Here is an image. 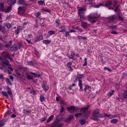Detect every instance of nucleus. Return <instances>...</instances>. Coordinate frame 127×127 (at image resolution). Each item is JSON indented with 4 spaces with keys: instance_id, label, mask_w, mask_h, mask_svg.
<instances>
[{
    "instance_id": "nucleus-15",
    "label": "nucleus",
    "mask_w": 127,
    "mask_h": 127,
    "mask_svg": "<svg viewBox=\"0 0 127 127\" xmlns=\"http://www.w3.org/2000/svg\"><path fill=\"white\" fill-rule=\"evenodd\" d=\"M15 0H8L7 3L8 5H12L15 3Z\"/></svg>"
},
{
    "instance_id": "nucleus-26",
    "label": "nucleus",
    "mask_w": 127,
    "mask_h": 127,
    "mask_svg": "<svg viewBox=\"0 0 127 127\" xmlns=\"http://www.w3.org/2000/svg\"><path fill=\"white\" fill-rule=\"evenodd\" d=\"M23 29V28L21 27H18L17 29V34H18L19 33L21 32V30Z\"/></svg>"
},
{
    "instance_id": "nucleus-20",
    "label": "nucleus",
    "mask_w": 127,
    "mask_h": 127,
    "mask_svg": "<svg viewBox=\"0 0 127 127\" xmlns=\"http://www.w3.org/2000/svg\"><path fill=\"white\" fill-rule=\"evenodd\" d=\"M46 83L42 85V88L45 91H47L49 88V87L47 86H46Z\"/></svg>"
},
{
    "instance_id": "nucleus-32",
    "label": "nucleus",
    "mask_w": 127,
    "mask_h": 127,
    "mask_svg": "<svg viewBox=\"0 0 127 127\" xmlns=\"http://www.w3.org/2000/svg\"><path fill=\"white\" fill-rule=\"evenodd\" d=\"M77 37L79 40L83 39V40L87 39V38L86 37H84L82 36H78Z\"/></svg>"
},
{
    "instance_id": "nucleus-60",
    "label": "nucleus",
    "mask_w": 127,
    "mask_h": 127,
    "mask_svg": "<svg viewBox=\"0 0 127 127\" xmlns=\"http://www.w3.org/2000/svg\"><path fill=\"white\" fill-rule=\"evenodd\" d=\"M10 65H9L8 66V68L9 69H10L11 71H13V68H12V67H11L10 66H9V65H11L10 64H9Z\"/></svg>"
},
{
    "instance_id": "nucleus-46",
    "label": "nucleus",
    "mask_w": 127,
    "mask_h": 127,
    "mask_svg": "<svg viewBox=\"0 0 127 127\" xmlns=\"http://www.w3.org/2000/svg\"><path fill=\"white\" fill-rule=\"evenodd\" d=\"M1 31L2 32L3 34H4L6 32V30L5 29L4 27H3L1 28Z\"/></svg>"
},
{
    "instance_id": "nucleus-2",
    "label": "nucleus",
    "mask_w": 127,
    "mask_h": 127,
    "mask_svg": "<svg viewBox=\"0 0 127 127\" xmlns=\"http://www.w3.org/2000/svg\"><path fill=\"white\" fill-rule=\"evenodd\" d=\"M117 20L118 17L115 15H112L107 18V20L109 23L111 22L114 23L115 22V21Z\"/></svg>"
},
{
    "instance_id": "nucleus-40",
    "label": "nucleus",
    "mask_w": 127,
    "mask_h": 127,
    "mask_svg": "<svg viewBox=\"0 0 127 127\" xmlns=\"http://www.w3.org/2000/svg\"><path fill=\"white\" fill-rule=\"evenodd\" d=\"M12 44V41H10L8 43V44H5L4 45L5 47H8L9 46H10Z\"/></svg>"
},
{
    "instance_id": "nucleus-28",
    "label": "nucleus",
    "mask_w": 127,
    "mask_h": 127,
    "mask_svg": "<svg viewBox=\"0 0 127 127\" xmlns=\"http://www.w3.org/2000/svg\"><path fill=\"white\" fill-rule=\"evenodd\" d=\"M38 3L40 5H44L45 4L44 0H39L38 1Z\"/></svg>"
},
{
    "instance_id": "nucleus-31",
    "label": "nucleus",
    "mask_w": 127,
    "mask_h": 127,
    "mask_svg": "<svg viewBox=\"0 0 127 127\" xmlns=\"http://www.w3.org/2000/svg\"><path fill=\"white\" fill-rule=\"evenodd\" d=\"M109 28L112 29H116L118 28V26L117 25H112L110 26Z\"/></svg>"
},
{
    "instance_id": "nucleus-34",
    "label": "nucleus",
    "mask_w": 127,
    "mask_h": 127,
    "mask_svg": "<svg viewBox=\"0 0 127 127\" xmlns=\"http://www.w3.org/2000/svg\"><path fill=\"white\" fill-rule=\"evenodd\" d=\"M51 41L50 40H44L43 41V42L45 44L47 45L49 44L50 43Z\"/></svg>"
},
{
    "instance_id": "nucleus-16",
    "label": "nucleus",
    "mask_w": 127,
    "mask_h": 127,
    "mask_svg": "<svg viewBox=\"0 0 127 127\" xmlns=\"http://www.w3.org/2000/svg\"><path fill=\"white\" fill-rule=\"evenodd\" d=\"M28 64L29 65H31L32 66H33L34 64L36 63L35 61L34 60L33 61H28L27 62Z\"/></svg>"
},
{
    "instance_id": "nucleus-36",
    "label": "nucleus",
    "mask_w": 127,
    "mask_h": 127,
    "mask_svg": "<svg viewBox=\"0 0 127 127\" xmlns=\"http://www.w3.org/2000/svg\"><path fill=\"white\" fill-rule=\"evenodd\" d=\"M26 76L29 80H30L31 79L32 80L33 79V77L32 76L29 75L27 73L26 75Z\"/></svg>"
},
{
    "instance_id": "nucleus-5",
    "label": "nucleus",
    "mask_w": 127,
    "mask_h": 127,
    "mask_svg": "<svg viewBox=\"0 0 127 127\" xmlns=\"http://www.w3.org/2000/svg\"><path fill=\"white\" fill-rule=\"evenodd\" d=\"M1 55L3 57V59H3L4 60H6L7 61V60L6 59V58H7L10 59L11 61L12 60L11 58L8 54L5 52H3L1 53Z\"/></svg>"
},
{
    "instance_id": "nucleus-21",
    "label": "nucleus",
    "mask_w": 127,
    "mask_h": 127,
    "mask_svg": "<svg viewBox=\"0 0 127 127\" xmlns=\"http://www.w3.org/2000/svg\"><path fill=\"white\" fill-rule=\"evenodd\" d=\"M25 2L24 0H19L18 2V4L19 5H25Z\"/></svg>"
},
{
    "instance_id": "nucleus-41",
    "label": "nucleus",
    "mask_w": 127,
    "mask_h": 127,
    "mask_svg": "<svg viewBox=\"0 0 127 127\" xmlns=\"http://www.w3.org/2000/svg\"><path fill=\"white\" fill-rule=\"evenodd\" d=\"M34 15L37 18H38L40 16L41 14L39 12H36L34 14Z\"/></svg>"
},
{
    "instance_id": "nucleus-35",
    "label": "nucleus",
    "mask_w": 127,
    "mask_h": 127,
    "mask_svg": "<svg viewBox=\"0 0 127 127\" xmlns=\"http://www.w3.org/2000/svg\"><path fill=\"white\" fill-rule=\"evenodd\" d=\"M1 93L3 95L5 96L6 98H8V95L6 92L4 91H2Z\"/></svg>"
},
{
    "instance_id": "nucleus-22",
    "label": "nucleus",
    "mask_w": 127,
    "mask_h": 127,
    "mask_svg": "<svg viewBox=\"0 0 127 127\" xmlns=\"http://www.w3.org/2000/svg\"><path fill=\"white\" fill-rule=\"evenodd\" d=\"M86 120L84 119H81L79 121V123L82 125H83L85 123Z\"/></svg>"
},
{
    "instance_id": "nucleus-13",
    "label": "nucleus",
    "mask_w": 127,
    "mask_h": 127,
    "mask_svg": "<svg viewBox=\"0 0 127 127\" xmlns=\"http://www.w3.org/2000/svg\"><path fill=\"white\" fill-rule=\"evenodd\" d=\"M81 26L84 28L86 29L88 26V25L86 22L83 21L82 22Z\"/></svg>"
},
{
    "instance_id": "nucleus-53",
    "label": "nucleus",
    "mask_w": 127,
    "mask_h": 127,
    "mask_svg": "<svg viewBox=\"0 0 127 127\" xmlns=\"http://www.w3.org/2000/svg\"><path fill=\"white\" fill-rule=\"evenodd\" d=\"M16 74H17L19 76V78H21L22 77V75L19 72H18V71L16 69Z\"/></svg>"
},
{
    "instance_id": "nucleus-54",
    "label": "nucleus",
    "mask_w": 127,
    "mask_h": 127,
    "mask_svg": "<svg viewBox=\"0 0 127 127\" xmlns=\"http://www.w3.org/2000/svg\"><path fill=\"white\" fill-rule=\"evenodd\" d=\"M75 86V84H73L72 85H70L68 87V89L70 90L72 89V88L73 86Z\"/></svg>"
},
{
    "instance_id": "nucleus-12",
    "label": "nucleus",
    "mask_w": 127,
    "mask_h": 127,
    "mask_svg": "<svg viewBox=\"0 0 127 127\" xmlns=\"http://www.w3.org/2000/svg\"><path fill=\"white\" fill-rule=\"evenodd\" d=\"M58 28L59 29L58 31L60 32H65V29L64 26L59 27Z\"/></svg>"
},
{
    "instance_id": "nucleus-11",
    "label": "nucleus",
    "mask_w": 127,
    "mask_h": 127,
    "mask_svg": "<svg viewBox=\"0 0 127 127\" xmlns=\"http://www.w3.org/2000/svg\"><path fill=\"white\" fill-rule=\"evenodd\" d=\"M43 38V36L42 35H40L37 36L35 38V42H38L42 40Z\"/></svg>"
},
{
    "instance_id": "nucleus-55",
    "label": "nucleus",
    "mask_w": 127,
    "mask_h": 127,
    "mask_svg": "<svg viewBox=\"0 0 127 127\" xmlns=\"http://www.w3.org/2000/svg\"><path fill=\"white\" fill-rule=\"evenodd\" d=\"M85 60V63L83 64V66H85L87 65V59L85 58L84 59Z\"/></svg>"
},
{
    "instance_id": "nucleus-25",
    "label": "nucleus",
    "mask_w": 127,
    "mask_h": 127,
    "mask_svg": "<svg viewBox=\"0 0 127 127\" xmlns=\"http://www.w3.org/2000/svg\"><path fill=\"white\" fill-rule=\"evenodd\" d=\"M54 117V115H53L50 116L48 119L46 123H49L53 119Z\"/></svg>"
},
{
    "instance_id": "nucleus-17",
    "label": "nucleus",
    "mask_w": 127,
    "mask_h": 127,
    "mask_svg": "<svg viewBox=\"0 0 127 127\" xmlns=\"http://www.w3.org/2000/svg\"><path fill=\"white\" fill-rule=\"evenodd\" d=\"M59 121L58 119L56 120L54 122L52 126L53 127H55L56 126H58L59 123Z\"/></svg>"
},
{
    "instance_id": "nucleus-18",
    "label": "nucleus",
    "mask_w": 127,
    "mask_h": 127,
    "mask_svg": "<svg viewBox=\"0 0 127 127\" xmlns=\"http://www.w3.org/2000/svg\"><path fill=\"white\" fill-rule=\"evenodd\" d=\"M19 66H17V67H16V68H17L19 71L21 72L23 71L24 69V67L21 66L20 64L19 65Z\"/></svg>"
},
{
    "instance_id": "nucleus-63",
    "label": "nucleus",
    "mask_w": 127,
    "mask_h": 127,
    "mask_svg": "<svg viewBox=\"0 0 127 127\" xmlns=\"http://www.w3.org/2000/svg\"><path fill=\"white\" fill-rule=\"evenodd\" d=\"M60 20L59 19H58L56 20H55V22L56 23H57L58 24H59L60 22Z\"/></svg>"
},
{
    "instance_id": "nucleus-44",
    "label": "nucleus",
    "mask_w": 127,
    "mask_h": 127,
    "mask_svg": "<svg viewBox=\"0 0 127 127\" xmlns=\"http://www.w3.org/2000/svg\"><path fill=\"white\" fill-rule=\"evenodd\" d=\"M94 19H89V21L91 22V23H94L96 22V20H94Z\"/></svg>"
},
{
    "instance_id": "nucleus-47",
    "label": "nucleus",
    "mask_w": 127,
    "mask_h": 127,
    "mask_svg": "<svg viewBox=\"0 0 127 127\" xmlns=\"http://www.w3.org/2000/svg\"><path fill=\"white\" fill-rule=\"evenodd\" d=\"M16 46L17 45H16ZM17 47L18 48H21V47H23V45L21 43H19L17 45ZM17 47L16 46V48Z\"/></svg>"
},
{
    "instance_id": "nucleus-23",
    "label": "nucleus",
    "mask_w": 127,
    "mask_h": 127,
    "mask_svg": "<svg viewBox=\"0 0 127 127\" xmlns=\"http://www.w3.org/2000/svg\"><path fill=\"white\" fill-rule=\"evenodd\" d=\"M4 9V5L3 3H0V10L1 11H3Z\"/></svg>"
},
{
    "instance_id": "nucleus-19",
    "label": "nucleus",
    "mask_w": 127,
    "mask_h": 127,
    "mask_svg": "<svg viewBox=\"0 0 127 127\" xmlns=\"http://www.w3.org/2000/svg\"><path fill=\"white\" fill-rule=\"evenodd\" d=\"M114 92L115 91L114 90H110L109 92L108 93L107 95L109 97H110L113 94Z\"/></svg>"
},
{
    "instance_id": "nucleus-59",
    "label": "nucleus",
    "mask_w": 127,
    "mask_h": 127,
    "mask_svg": "<svg viewBox=\"0 0 127 127\" xmlns=\"http://www.w3.org/2000/svg\"><path fill=\"white\" fill-rule=\"evenodd\" d=\"M65 37H67L68 36V35H69V32L67 31H65Z\"/></svg>"
},
{
    "instance_id": "nucleus-61",
    "label": "nucleus",
    "mask_w": 127,
    "mask_h": 127,
    "mask_svg": "<svg viewBox=\"0 0 127 127\" xmlns=\"http://www.w3.org/2000/svg\"><path fill=\"white\" fill-rule=\"evenodd\" d=\"M104 69L105 70H107L109 71L110 72L111 71V69L109 68H107L106 67H104Z\"/></svg>"
},
{
    "instance_id": "nucleus-8",
    "label": "nucleus",
    "mask_w": 127,
    "mask_h": 127,
    "mask_svg": "<svg viewBox=\"0 0 127 127\" xmlns=\"http://www.w3.org/2000/svg\"><path fill=\"white\" fill-rule=\"evenodd\" d=\"M89 107V106L88 105L86 107L80 108V112L86 114L87 112H88V109Z\"/></svg>"
},
{
    "instance_id": "nucleus-3",
    "label": "nucleus",
    "mask_w": 127,
    "mask_h": 127,
    "mask_svg": "<svg viewBox=\"0 0 127 127\" xmlns=\"http://www.w3.org/2000/svg\"><path fill=\"white\" fill-rule=\"evenodd\" d=\"M113 6L112 8V9L113 10H114V11L116 12L118 11V12H120V10L119 9V5H117V2L116 1L114 0L113 1Z\"/></svg>"
},
{
    "instance_id": "nucleus-48",
    "label": "nucleus",
    "mask_w": 127,
    "mask_h": 127,
    "mask_svg": "<svg viewBox=\"0 0 127 127\" xmlns=\"http://www.w3.org/2000/svg\"><path fill=\"white\" fill-rule=\"evenodd\" d=\"M79 16L80 19H85V18L84 16V14H80Z\"/></svg>"
},
{
    "instance_id": "nucleus-50",
    "label": "nucleus",
    "mask_w": 127,
    "mask_h": 127,
    "mask_svg": "<svg viewBox=\"0 0 127 127\" xmlns=\"http://www.w3.org/2000/svg\"><path fill=\"white\" fill-rule=\"evenodd\" d=\"M119 15V14H118L117 15L118 16V19L121 21H123L124 20L123 18L121 16H118V15Z\"/></svg>"
},
{
    "instance_id": "nucleus-30",
    "label": "nucleus",
    "mask_w": 127,
    "mask_h": 127,
    "mask_svg": "<svg viewBox=\"0 0 127 127\" xmlns=\"http://www.w3.org/2000/svg\"><path fill=\"white\" fill-rule=\"evenodd\" d=\"M79 86L80 87V89L82 90L83 89L82 80H79V83L78 84Z\"/></svg>"
},
{
    "instance_id": "nucleus-49",
    "label": "nucleus",
    "mask_w": 127,
    "mask_h": 127,
    "mask_svg": "<svg viewBox=\"0 0 127 127\" xmlns=\"http://www.w3.org/2000/svg\"><path fill=\"white\" fill-rule=\"evenodd\" d=\"M6 81L8 84H9L10 85H11L12 84L10 82L9 79L8 78L6 79Z\"/></svg>"
},
{
    "instance_id": "nucleus-6",
    "label": "nucleus",
    "mask_w": 127,
    "mask_h": 127,
    "mask_svg": "<svg viewBox=\"0 0 127 127\" xmlns=\"http://www.w3.org/2000/svg\"><path fill=\"white\" fill-rule=\"evenodd\" d=\"M0 62L3 64V65L4 66H8L10 65L7 61L6 60H4L2 59L0 56Z\"/></svg>"
},
{
    "instance_id": "nucleus-42",
    "label": "nucleus",
    "mask_w": 127,
    "mask_h": 127,
    "mask_svg": "<svg viewBox=\"0 0 127 127\" xmlns=\"http://www.w3.org/2000/svg\"><path fill=\"white\" fill-rule=\"evenodd\" d=\"M48 33L50 35L54 34L55 33V32L54 31H50L48 32Z\"/></svg>"
},
{
    "instance_id": "nucleus-14",
    "label": "nucleus",
    "mask_w": 127,
    "mask_h": 127,
    "mask_svg": "<svg viewBox=\"0 0 127 127\" xmlns=\"http://www.w3.org/2000/svg\"><path fill=\"white\" fill-rule=\"evenodd\" d=\"M72 61H72V62H69L67 64L68 67L71 71H72L73 69L71 67V65L72 63Z\"/></svg>"
},
{
    "instance_id": "nucleus-1",
    "label": "nucleus",
    "mask_w": 127,
    "mask_h": 127,
    "mask_svg": "<svg viewBox=\"0 0 127 127\" xmlns=\"http://www.w3.org/2000/svg\"><path fill=\"white\" fill-rule=\"evenodd\" d=\"M100 110L98 109H94L93 111L92 119L95 121L98 120V118L101 117V115L100 114Z\"/></svg>"
},
{
    "instance_id": "nucleus-62",
    "label": "nucleus",
    "mask_w": 127,
    "mask_h": 127,
    "mask_svg": "<svg viewBox=\"0 0 127 127\" xmlns=\"http://www.w3.org/2000/svg\"><path fill=\"white\" fill-rule=\"evenodd\" d=\"M74 118L73 116L72 115H71L69 117V118L71 120Z\"/></svg>"
},
{
    "instance_id": "nucleus-58",
    "label": "nucleus",
    "mask_w": 127,
    "mask_h": 127,
    "mask_svg": "<svg viewBox=\"0 0 127 127\" xmlns=\"http://www.w3.org/2000/svg\"><path fill=\"white\" fill-rule=\"evenodd\" d=\"M61 109L60 110V111L61 113H62L64 111V108L63 106L61 107Z\"/></svg>"
},
{
    "instance_id": "nucleus-4",
    "label": "nucleus",
    "mask_w": 127,
    "mask_h": 127,
    "mask_svg": "<svg viewBox=\"0 0 127 127\" xmlns=\"http://www.w3.org/2000/svg\"><path fill=\"white\" fill-rule=\"evenodd\" d=\"M106 6L108 7L110 9H112L113 6V1L109 0L107 1L105 3Z\"/></svg>"
},
{
    "instance_id": "nucleus-38",
    "label": "nucleus",
    "mask_w": 127,
    "mask_h": 127,
    "mask_svg": "<svg viewBox=\"0 0 127 127\" xmlns=\"http://www.w3.org/2000/svg\"><path fill=\"white\" fill-rule=\"evenodd\" d=\"M45 98L44 96H43L42 95H41L40 97V101L41 102H43V101L45 99Z\"/></svg>"
},
{
    "instance_id": "nucleus-56",
    "label": "nucleus",
    "mask_w": 127,
    "mask_h": 127,
    "mask_svg": "<svg viewBox=\"0 0 127 127\" xmlns=\"http://www.w3.org/2000/svg\"><path fill=\"white\" fill-rule=\"evenodd\" d=\"M90 87L88 85H85V87L84 89V90L85 91H86V90L87 89H89V88Z\"/></svg>"
},
{
    "instance_id": "nucleus-33",
    "label": "nucleus",
    "mask_w": 127,
    "mask_h": 127,
    "mask_svg": "<svg viewBox=\"0 0 127 127\" xmlns=\"http://www.w3.org/2000/svg\"><path fill=\"white\" fill-rule=\"evenodd\" d=\"M7 90H8V91L7 92L8 94L10 95H12V92L11 89L9 87H7Z\"/></svg>"
},
{
    "instance_id": "nucleus-57",
    "label": "nucleus",
    "mask_w": 127,
    "mask_h": 127,
    "mask_svg": "<svg viewBox=\"0 0 127 127\" xmlns=\"http://www.w3.org/2000/svg\"><path fill=\"white\" fill-rule=\"evenodd\" d=\"M111 33L113 34H117L118 33L115 30H113L111 32Z\"/></svg>"
},
{
    "instance_id": "nucleus-39",
    "label": "nucleus",
    "mask_w": 127,
    "mask_h": 127,
    "mask_svg": "<svg viewBox=\"0 0 127 127\" xmlns=\"http://www.w3.org/2000/svg\"><path fill=\"white\" fill-rule=\"evenodd\" d=\"M5 124L4 121L2 120L0 121V127L3 126Z\"/></svg>"
},
{
    "instance_id": "nucleus-24",
    "label": "nucleus",
    "mask_w": 127,
    "mask_h": 127,
    "mask_svg": "<svg viewBox=\"0 0 127 127\" xmlns=\"http://www.w3.org/2000/svg\"><path fill=\"white\" fill-rule=\"evenodd\" d=\"M82 114L83 113H80L75 114L74 116L76 118H77L78 117H81Z\"/></svg>"
},
{
    "instance_id": "nucleus-43",
    "label": "nucleus",
    "mask_w": 127,
    "mask_h": 127,
    "mask_svg": "<svg viewBox=\"0 0 127 127\" xmlns=\"http://www.w3.org/2000/svg\"><path fill=\"white\" fill-rule=\"evenodd\" d=\"M47 118V116H46V117H44L43 118H42L41 119H40V121L41 122H44V121Z\"/></svg>"
},
{
    "instance_id": "nucleus-29",
    "label": "nucleus",
    "mask_w": 127,
    "mask_h": 127,
    "mask_svg": "<svg viewBox=\"0 0 127 127\" xmlns=\"http://www.w3.org/2000/svg\"><path fill=\"white\" fill-rule=\"evenodd\" d=\"M12 9L11 7L10 6H8L5 9V12H8Z\"/></svg>"
},
{
    "instance_id": "nucleus-51",
    "label": "nucleus",
    "mask_w": 127,
    "mask_h": 127,
    "mask_svg": "<svg viewBox=\"0 0 127 127\" xmlns=\"http://www.w3.org/2000/svg\"><path fill=\"white\" fill-rule=\"evenodd\" d=\"M5 25L8 28H10L11 26V25L9 23H5Z\"/></svg>"
},
{
    "instance_id": "nucleus-7",
    "label": "nucleus",
    "mask_w": 127,
    "mask_h": 127,
    "mask_svg": "<svg viewBox=\"0 0 127 127\" xmlns=\"http://www.w3.org/2000/svg\"><path fill=\"white\" fill-rule=\"evenodd\" d=\"M66 108L71 113H75L74 107L71 106H70L67 107Z\"/></svg>"
},
{
    "instance_id": "nucleus-52",
    "label": "nucleus",
    "mask_w": 127,
    "mask_h": 127,
    "mask_svg": "<svg viewBox=\"0 0 127 127\" xmlns=\"http://www.w3.org/2000/svg\"><path fill=\"white\" fill-rule=\"evenodd\" d=\"M42 10L44 11L47 12L49 13H50L51 11L49 10V9H47L43 8L42 9Z\"/></svg>"
},
{
    "instance_id": "nucleus-37",
    "label": "nucleus",
    "mask_w": 127,
    "mask_h": 127,
    "mask_svg": "<svg viewBox=\"0 0 127 127\" xmlns=\"http://www.w3.org/2000/svg\"><path fill=\"white\" fill-rule=\"evenodd\" d=\"M118 120L117 119H114L111 121V123L112 124H115L117 123L118 122Z\"/></svg>"
},
{
    "instance_id": "nucleus-45",
    "label": "nucleus",
    "mask_w": 127,
    "mask_h": 127,
    "mask_svg": "<svg viewBox=\"0 0 127 127\" xmlns=\"http://www.w3.org/2000/svg\"><path fill=\"white\" fill-rule=\"evenodd\" d=\"M103 4L102 3H101L100 4L95 5H94V7L96 8H98L103 6Z\"/></svg>"
},
{
    "instance_id": "nucleus-10",
    "label": "nucleus",
    "mask_w": 127,
    "mask_h": 127,
    "mask_svg": "<svg viewBox=\"0 0 127 127\" xmlns=\"http://www.w3.org/2000/svg\"><path fill=\"white\" fill-rule=\"evenodd\" d=\"M86 10V9L84 7L80 8L78 10V14H84V12Z\"/></svg>"
},
{
    "instance_id": "nucleus-9",
    "label": "nucleus",
    "mask_w": 127,
    "mask_h": 127,
    "mask_svg": "<svg viewBox=\"0 0 127 127\" xmlns=\"http://www.w3.org/2000/svg\"><path fill=\"white\" fill-rule=\"evenodd\" d=\"M98 17L97 16L96 14H90L88 16V18L89 19H96Z\"/></svg>"
},
{
    "instance_id": "nucleus-64",
    "label": "nucleus",
    "mask_w": 127,
    "mask_h": 127,
    "mask_svg": "<svg viewBox=\"0 0 127 127\" xmlns=\"http://www.w3.org/2000/svg\"><path fill=\"white\" fill-rule=\"evenodd\" d=\"M31 112V111L30 110H26L25 111L26 113H30Z\"/></svg>"
},
{
    "instance_id": "nucleus-27",
    "label": "nucleus",
    "mask_w": 127,
    "mask_h": 127,
    "mask_svg": "<svg viewBox=\"0 0 127 127\" xmlns=\"http://www.w3.org/2000/svg\"><path fill=\"white\" fill-rule=\"evenodd\" d=\"M84 77V76L83 74H78L77 75V78L79 79V80H80L83 78Z\"/></svg>"
}]
</instances>
